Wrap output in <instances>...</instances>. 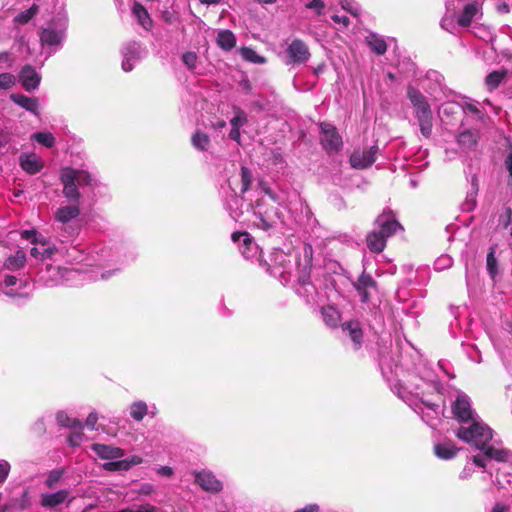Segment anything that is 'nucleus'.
I'll use <instances>...</instances> for the list:
<instances>
[{
    "label": "nucleus",
    "mask_w": 512,
    "mask_h": 512,
    "mask_svg": "<svg viewBox=\"0 0 512 512\" xmlns=\"http://www.w3.org/2000/svg\"><path fill=\"white\" fill-rule=\"evenodd\" d=\"M59 179L63 186L62 193L70 201L69 205L58 207L53 214L55 222L60 225L56 229L61 231L57 239L59 242L64 243L75 234V230L66 225L76 220L81 213L79 206L81 193L79 188H94L98 186V180L87 170L72 167H63L60 171Z\"/></svg>",
    "instance_id": "obj_1"
},
{
    "label": "nucleus",
    "mask_w": 512,
    "mask_h": 512,
    "mask_svg": "<svg viewBox=\"0 0 512 512\" xmlns=\"http://www.w3.org/2000/svg\"><path fill=\"white\" fill-rule=\"evenodd\" d=\"M375 225L378 230L375 229L368 233L366 243L371 252L380 253L386 247L387 238L394 235L402 227L391 211L379 215L375 220Z\"/></svg>",
    "instance_id": "obj_2"
},
{
    "label": "nucleus",
    "mask_w": 512,
    "mask_h": 512,
    "mask_svg": "<svg viewBox=\"0 0 512 512\" xmlns=\"http://www.w3.org/2000/svg\"><path fill=\"white\" fill-rule=\"evenodd\" d=\"M407 98L409 99L413 114L420 127L421 134L429 138L433 128V112L427 98L415 87H407Z\"/></svg>",
    "instance_id": "obj_3"
},
{
    "label": "nucleus",
    "mask_w": 512,
    "mask_h": 512,
    "mask_svg": "<svg viewBox=\"0 0 512 512\" xmlns=\"http://www.w3.org/2000/svg\"><path fill=\"white\" fill-rule=\"evenodd\" d=\"M21 237L34 245L30 254L37 260L52 259L56 254H63V248L58 247L50 238L35 229L23 230Z\"/></svg>",
    "instance_id": "obj_4"
},
{
    "label": "nucleus",
    "mask_w": 512,
    "mask_h": 512,
    "mask_svg": "<svg viewBox=\"0 0 512 512\" xmlns=\"http://www.w3.org/2000/svg\"><path fill=\"white\" fill-rule=\"evenodd\" d=\"M456 436L479 450H484L493 437L492 430L479 419L471 422L468 427H460Z\"/></svg>",
    "instance_id": "obj_5"
},
{
    "label": "nucleus",
    "mask_w": 512,
    "mask_h": 512,
    "mask_svg": "<svg viewBox=\"0 0 512 512\" xmlns=\"http://www.w3.org/2000/svg\"><path fill=\"white\" fill-rule=\"evenodd\" d=\"M32 504L30 489L21 485L8 488V496L2 502L0 493V512H20L28 509Z\"/></svg>",
    "instance_id": "obj_6"
},
{
    "label": "nucleus",
    "mask_w": 512,
    "mask_h": 512,
    "mask_svg": "<svg viewBox=\"0 0 512 512\" xmlns=\"http://www.w3.org/2000/svg\"><path fill=\"white\" fill-rule=\"evenodd\" d=\"M66 23H51L48 27L43 28L40 33V41L42 46H48L51 52L56 51L61 45L65 37Z\"/></svg>",
    "instance_id": "obj_7"
},
{
    "label": "nucleus",
    "mask_w": 512,
    "mask_h": 512,
    "mask_svg": "<svg viewBox=\"0 0 512 512\" xmlns=\"http://www.w3.org/2000/svg\"><path fill=\"white\" fill-rule=\"evenodd\" d=\"M320 129L322 133L321 143L323 148L328 152L339 151L342 148L343 143L335 126L329 123H321Z\"/></svg>",
    "instance_id": "obj_8"
},
{
    "label": "nucleus",
    "mask_w": 512,
    "mask_h": 512,
    "mask_svg": "<svg viewBox=\"0 0 512 512\" xmlns=\"http://www.w3.org/2000/svg\"><path fill=\"white\" fill-rule=\"evenodd\" d=\"M293 264L290 257L283 252L275 254L274 263L270 266V273L274 277H278L282 282H289L291 278Z\"/></svg>",
    "instance_id": "obj_9"
},
{
    "label": "nucleus",
    "mask_w": 512,
    "mask_h": 512,
    "mask_svg": "<svg viewBox=\"0 0 512 512\" xmlns=\"http://www.w3.org/2000/svg\"><path fill=\"white\" fill-rule=\"evenodd\" d=\"M452 412L454 417L463 423H466L468 421L473 422L474 420L478 419L474 415V412L471 409L470 400L467 395L465 394H459L452 404Z\"/></svg>",
    "instance_id": "obj_10"
},
{
    "label": "nucleus",
    "mask_w": 512,
    "mask_h": 512,
    "mask_svg": "<svg viewBox=\"0 0 512 512\" xmlns=\"http://www.w3.org/2000/svg\"><path fill=\"white\" fill-rule=\"evenodd\" d=\"M123 60L122 69L130 72L134 68V63L142 58L143 49L140 43L131 41L125 44L121 50Z\"/></svg>",
    "instance_id": "obj_11"
},
{
    "label": "nucleus",
    "mask_w": 512,
    "mask_h": 512,
    "mask_svg": "<svg viewBox=\"0 0 512 512\" xmlns=\"http://www.w3.org/2000/svg\"><path fill=\"white\" fill-rule=\"evenodd\" d=\"M288 63L301 64L308 61L310 52L307 45L299 40H293L287 48Z\"/></svg>",
    "instance_id": "obj_12"
},
{
    "label": "nucleus",
    "mask_w": 512,
    "mask_h": 512,
    "mask_svg": "<svg viewBox=\"0 0 512 512\" xmlns=\"http://www.w3.org/2000/svg\"><path fill=\"white\" fill-rule=\"evenodd\" d=\"M377 146H372L367 150L354 151L350 157V164L356 169H365L371 166L376 160Z\"/></svg>",
    "instance_id": "obj_13"
},
{
    "label": "nucleus",
    "mask_w": 512,
    "mask_h": 512,
    "mask_svg": "<svg viewBox=\"0 0 512 512\" xmlns=\"http://www.w3.org/2000/svg\"><path fill=\"white\" fill-rule=\"evenodd\" d=\"M74 498L67 489H61L54 493H43L40 496V504L45 508H55L65 502H71Z\"/></svg>",
    "instance_id": "obj_14"
},
{
    "label": "nucleus",
    "mask_w": 512,
    "mask_h": 512,
    "mask_svg": "<svg viewBox=\"0 0 512 512\" xmlns=\"http://www.w3.org/2000/svg\"><path fill=\"white\" fill-rule=\"evenodd\" d=\"M234 244L237 245L240 253L245 258L252 257L257 251V245L246 232H235L231 236Z\"/></svg>",
    "instance_id": "obj_15"
},
{
    "label": "nucleus",
    "mask_w": 512,
    "mask_h": 512,
    "mask_svg": "<svg viewBox=\"0 0 512 512\" xmlns=\"http://www.w3.org/2000/svg\"><path fill=\"white\" fill-rule=\"evenodd\" d=\"M73 270L61 269L60 267L48 266L45 272L40 275V280L46 286L59 285L64 282L65 276L73 274Z\"/></svg>",
    "instance_id": "obj_16"
},
{
    "label": "nucleus",
    "mask_w": 512,
    "mask_h": 512,
    "mask_svg": "<svg viewBox=\"0 0 512 512\" xmlns=\"http://www.w3.org/2000/svg\"><path fill=\"white\" fill-rule=\"evenodd\" d=\"M91 450L101 459L110 461H118L120 458L124 456V450L106 444L95 443L92 444Z\"/></svg>",
    "instance_id": "obj_17"
},
{
    "label": "nucleus",
    "mask_w": 512,
    "mask_h": 512,
    "mask_svg": "<svg viewBox=\"0 0 512 512\" xmlns=\"http://www.w3.org/2000/svg\"><path fill=\"white\" fill-rule=\"evenodd\" d=\"M232 110L233 116L230 119L231 130L229 132V138L240 144V128L247 123V114L237 107H233Z\"/></svg>",
    "instance_id": "obj_18"
},
{
    "label": "nucleus",
    "mask_w": 512,
    "mask_h": 512,
    "mask_svg": "<svg viewBox=\"0 0 512 512\" xmlns=\"http://www.w3.org/2000/svg\"><path fill=\"white\" fill-rule=\"evenodd\" d=\"M141 463H143V458L138 455H133L126 459L106 462L102 467L106 471H128L131 467Z\"/></svg>",
    "instance_id": "obj_19"
},
{
    "label": "nucleus",
    "mask_w": 512,
    "mask_h": 512,
    "mask_svg": "<svg viewBox=\"0 0 512 512\" xmlns=\"http://www.w3.org/2000/svg\"><path fill=\"white\" fill-rule=\"evenodd\" d=\"M481 7L479 3H468L463 7L462 12L458 16L457 23L462 27L469 26L474 19L481 16Z\"/></svg>",
    "instance_id": "obj_20"
},
{
    "label": "nucleus",
    "mask_w": 512,
    "mask_h": 512,
    "mask_svg": "<svg viewBox=\"0 0 512 512\" xmlns=\"http://www.w3.org/2000/svg\"><path fill=\"white\" fill-rule=\"evenodd\" d=\"M22 87L26 91L34 90L38 87L41 77L37 71L31 66H25L19 75Z\"/></svg>",
    "instance_id": "obj_21"
},
{
    "label": "nucleus",
    "mask_w": 512,
    "mask_h": 512,
    "mask_svg": "<svg viewBox=\"0 0 512 512\" xmlns=\"http://www.w3.org/2000/svg\"><path fill=\"white\" fill-rule=\"evenodd\" d=\"M19 161L22 169L29 174H36L43 168L42 159L35 153L21 154Z\"/></svg>",
    "instance_id": "obj_22"
},
{
    "label": "nucleus",
    "mask_w": 512,
    "mask_h": 512,
    "mask_svg": "<svg viewBox=\"0 0 512 512\" xmlns=\"http://www.w3.org/2000/svg\"><path fill=\"white\" fill-rule=\"evenodd\" d=\"M195 481L206 491H218L221 488V483L212 473L207 471L197 473Z\"/></svg>",
    "instance_id": "obj_23"
},
{
    "label": "nucleus",
    "mask_w": 512,
    "mask_h": 512,
    "mask_svg": "<svg viewBox=\"0 0 512 512\" xmlns=\"http://www.w3.org/2000/svg\"><path fill=\"white\" fill-rule=\"evenodd\" d=\"M132 15L146 31H150L152 29L153 21L143 5L140 3H134L132 6Z\"/></svg>",
    "instance_id": "obj_24"
},
{
    "label": "nucleus",
    "mask_w": 512,
    "mask_h": 512,
    "mask_svg": "<svg viewBox=\"0 0 512 512\" xmlns=\"http://www.w3.org/2000/svg\"><path fill=\"white\" fill-rule=\"evenodd\" d=\"M10 98L17 105L35 115H38L39 103L37 98L28 97L22 94H11Z\"/></svg>",
    "instance_id": "obj_25"
},
{
    "label": "nucleus",
    "mask_w": 512,
    "mask_h": 512,
    "mask_svg": "<svg viewBox=\"0 0 512 512\" xmlns=\"http://www.w3.org/2000/svg\"><path fill=\"white\" fill-rule=\"evenodd\" d=\"M478 139L479 131L468 129L458 135L457 142L463 149L471 150L476 147Z\"/></svg>",
    "instance_id": "obj_26"
},
{
    "label": "nucleus",
    "mask_w": 512,
    "mask_h": 512,
    "mask_svg": "<svg viewBox=\"0 0 512 512\" xmlns=\"http://www.w3.org/2000/svg\"><path fill=\"white\" fill-rule=\"evenodd\" d=\"M483 451H485V456L488 459H494L498 462H507L512 457V453L510 451L501 447H496L494 444H487Z\"/></svg>",
    "instance_id": "obj_27"
},
{
    "label": "nucleus",
    "mask_w": 512,
    "mask_h": 512,
    "mask_svg": "<svg viewBox=\"0 0 512 512\" xmlns=\"http://www.w3.org/2000/svg\"><path fill=\"white\" fill-rule=\"evenodd\" d=\"M434 451L438 458L448 460L457 454L458 448L452 442L446 441L436 444Z\"/></svg>",
    "instance_id": "obj_28"
},
{
    "label": "nucleus",
    "mask_w": 512,
    "mask_h": 512,
    "mask_svg": "<svg viewBox=\"0 0 512 512\" xmlns=\"http://www.w3.org/2000/svg\"><path fill=\"white\" fill-rule=\"evenodd\" d=\"M191 142L193 147L200 151H209L211 147L210 136L200 130L193 134Z\"/></svg>",
    "instance_id": "obj_29"
},
{
    "label": "nucleus",
    "mask_w": 512,
    "mask_h": 512,
    "mask_svg": "<svg viewBox=\"0 0 512 512\" xmlns=\"http://www.w3.org/2000/svg\"><path fill=\"white\" fill-rule=\"evenodd\" d=\"M343 332L348 335L354 344L358 347L362 341V331L357 322H347L342 326Z\"/></svg>",
    "instance_id": "obj_30"
},
{
    "label": "nucleus",
    "mask_w": 512,
    "mask_h": 512,
    "mask_svg": "<svg viewBox=\"0 0 512 512\" xmlns=\"http://www.w3.org/2000/svg\"><path fill=\"white\" fill-rule=\"evenodd\" d=\"M129 413L135 421H142L149 413V408L146 402L138 400L130 405Z\"/></svg>",
    "instance_id": "obj_31"
},
{
    "label": "nucleus",
    "mask_w": 512,
    "mask_h": 512,
    "mask_svg": "<svg viewBox=\"0 0 512 512\" xmlns=\"http://www.w3.org/2000/svg\"><path fill=\"white\" fill-rule=\"evenodd\" d=\"M26 262V255L22 250H18L14 255L9 256L5 262L4 267L8 270H18L24 266Z\"/></svg>",
    "instance_id": "obj_32"
},
{
    "label": "nucleus",
    "mask_w": 512,
    "mask_h": 512,
    "mask_svg": "<svg viewBox=\"0 0 512 512\" xmlns=\"http://www.w3.org/2000/svg\"><path fill=\"white\" fill-rule=\"evenodd\" d=\"M369 47L377 54H384L387 50V45L381 37L376 34H370L366 38Z\"/></svg>",
    "instance_id": "obj_33"
},
{
    "label": "nucleus",
    "mask_w": 512,
    "mask_h": 512,
    "mask_svg": "<svg viewBox=\"0 0 512 512\" xmlns=\"http://www.w3.org/2000/svg\"><path fill=\"white\" fill-rule=\"evenodd\" d=\"M56 421L60 426L63 427L82 429V423L75 418L69 417L65 411H59L56 414Z\"/></svg>",
    "instance_id": "obj_34"
},
{
    "label": "nucleus",
    "mask_w": 512,
    "mask_h": 512,
    "mask_svg": "<svg viewBox=\"0 0 512 512\" xmlns=\"http://www.w3.org/2000/svg\"><path fill=\"white\" fill-rule=\"evenodd\" d=\"M203 123L206 129L217 132V130L224 127V120L222 119V115H210L207 114L204 116Z\"/></svg>",
    "instance_id": "obj_35"
},
{
    "label": "nucleus",
    "mask_w": 512,
    "mask_h": 512,
    "mask_svg": "<svg viewBox=\"0 0 512 512\" xmlns=\"http://www.w3.org/2000/svg\"><path fill=\"white\" fill-rule=\"evenodd\" d=\"M506 75V70L493 71L486 76L485 83L490 90L496 89Z\"/></svg>",
    "instance_id": "obj_36"
},
{
    "label": "nucleus",
    "mask_w": 512,
    "mask_h": 512,
    "mask_svg": "<svg viewBox=\"0 0 512 512\" xmlns=\"http://www.w3.org/2000/svg\"><path fill=\"white\" fill-rule=\"evenodd\" d=\"M39 12V7L36 4H33L29 9L19 13L15 18L14 22L17 24H26L28 23L34 16Z\"/></svg>",
    "instance_id": "obj_37"
},
{
    "label": "nucleus",
    "mask_w": 512,
    "mask_h": 512,
    "mask_svg": "<svg viewBox=\"0 0 512 512\" xmlns=\"http://www.w3.org/2000/svg\"><path fill=\"white\" fill-rule=\"evenodd\" d=\"M240 54L248 62L255 63V64H264L266 63V58L263 56L258 55L254 50L243 47L240 49Z\"/></svg>",
    "instance_id": "obj_38"
},
{
    "label": "nucleus",
    "mask_w": 512,
    "mask_h": 512,
    "mask_svg": "<svg viewBox=\"0 0 512 512\" xmlns=\"http://www.w3.org/2000/svg\"><path fill=\"white\" fill-rule=\"evenodd\" d=\"M31 139L35 140L39 144L51 148L55 144L54 136L49 132H37L31 136Z\"/></svg>",
    "instance_id": "obj_39"
},
{
    "label": "nucleus",
    "mask_w": 512,
    "mask_h": 512,
    "mask_svg": "<svg viewBox=\"0 0 512 512\" xmlns=\"http://www.w3.org/2000/svg\"><path fill=\"white\" fill-rule=\"evenodd\" d=\"M322 315L325 323L328 326L334 327L339 321V314L333 307H324L322 309Z\"/></svg>",
    "instance_id": "obj_40"
},
{
    "label": "nucleus",
    "mask_w": 512,
    "mask_h": 512,
    "mask_svg": "<svg viewBox=\"0 0 512 512\" xmlns=\"http://www.w3.org/2000/svg\"><path fill=\"white\" fill-rule=\"evenodd\" d=\"M424 405H425V407L421 411L422 419L425 422L429 423L430 419L434 418V416L437 415L438 406L435 404H430V403H427Z\"/></svg>",
    "instance_id": "obj_41"
},
{
    "label": "nucleus",
    "mask_w": 512,
    "mask_h": 512,
    "mask_svg": "<svg viewBox=\"0 0 512 512\" xmlns=\"http://www.w3.org/2000/svg\"><path fill=\"white\" fill-rule=\"evenodd\" d=\"M494 253L495 250L492 248L487 255V269L492 277H494L497 273V260L494 256Z\"/></svg>",
    "instance_id": "obj_42"
},
{
    "label": "nucleus",
    "mask_w": 512,
    "mask_h": 512,
    "mask_svg": "<svg viewBox=\"0 0 512 512\" xmlns=\"http://www.w3.org/2000/svg\"><path fill=\"white\" fill-rule=\"evenodd\" d=\"M446 8H447V15L446 17L442 20L441 22V26L442 28L446 29V30H449L448 28V15L450 14L451 17L454 16L455 14V11H456V5H455V0H448L447 1V4H446Z\"/></svg>",
    "instance_id": "obj_43"
},
{
    "label": "nucleus",
    "mask_w": 512,
    "mask_h": 512,
    "mask_svg": "<svg viewBox=\"0 0 512 512\" xmlns=\"http://www.w3.org/2000/svg\"><path fill=\"white\" fill-rule=\"evenodd\" d=\"M184 64L191 70L196 68L197 55L194 52H186L182 56Z\"/></svg>",
    "instance_id": "obj_44"
},
{
    "label": "nucleus",
    "mask_w": 512,
    "mask_h": 512,
    "mask_svg": "<svg viewBox=\"0 0 512 512\" xmlns=\"http://www.w3.org/2000/svg\"><path fill=\"white\" fill-rule=\"evenodd\" d=\"M15 83V77L10 73L0 74V90L8 89Z\"/></svg>",
    "instance_id": "obj_45"
},
{
    "label": "nucleus",
    "mask_w": 512,
    "mask_h": 512,
    "mask_svg": "<svg viewBox=\"0 0 512 512\" xmlns=\"http://www.w3.org/2000/svg\"><path fill=\"white\" fill-rule=\"evenodd\" d=\"M61 477H62L61 470L51 471L45 481L47 487L53 488L58 483V481L61 479Z\"/></svg>",
    "instance_id": "obj_46"
},
{
    "label": "nucleus",
    "mask_w": 512,
    "mask_h": 512,
    "mask_svg": "<svg viewBox=\"0 0 512 512\" xmlns=\"http://www.w3.org/2000/svg\"><path fill=\"white\" fill-rule=\"evenodd\" d=\"M84 439V434L83 432L80 430V431H76V432H73L69 437H68V443L75 447V446H79L82 441Z\"/></svg>",
    "instance_id": "obj_47"
},
{
    "label": "nucleus",
    "mask_w": 512,
    "mask_h": 512,
    "mask_svg": "<svg viewBox=\"0 0 512 512\" xmlns=\"http://www.w3.org/2000/svg\"><path fill=\"white\" fill-rule=\"evenodd\" d=\"M10 468V464L6 460H0V484L8 477Z\"/></svg>",
    "instance_id": "obj_48"
},
{
    "label": "nucleus",
    "mask_w": 512,
    "mask_h": 512,
    "mask_svg": "<svg viewBox=\"0 0 512 512\" xmlns=\"http://www.w3.org/2000/svg\"><path fill=\"white\" fill-rule=\"evenodd\" d=\"M308 9L315 10L318 15H320L325 7L323 0H311L306 4Z\"/></svg>",
    "instance_id": "obj_49"
},
{
    "label": "nucleus",
    "mask_w": 512,
    "mask_h": 512,
    "mask_svg": "<svg viewBox=\"0 0 512 512\" xmlns=\"http://www.w3.org/2000/svg\"><path fill=\"white\" fill-rule=\"evenodd\" d=\"M251 174L248 169L242 167V192H245L251 184Z\"/></svg>",
    "instance_id": "obj_50"
},
{
    "label": "nucleus",
    "mask_w": 512,
    "mask_h": 512,
    "mask_svg": "<svg viewBox=\"0 0 512 512\" xmlns=\"http://www.w3.org/2000/svg\"><path fill=\"white\" fill-rule=\"evenodd\" d=\"M119 512H157V509H156V507H154L150 504H146V505H141V506L137 507L136 509L127 508V509L120 510Z\"/></svg>",
    "instance_id": "obj_51"
},
{
    "label": "nucleus",
    "mask_w": 512,
    "mask_h": 512,
    "mask_svg": "<svg viewBox=\"0 0 512 512\" xmlns=\"http://www.w3.org/2000/svg\"><path fill=\"white\" fill-rule=\"evenodd\" d=\"M341 6L344 10H347L354 16H357L359 14V8L355 5H353V3L350 2L349 0H342Z\"/></svg>",
    "instance_id": "obj_52"
},
{
    "label": "nucleus",
    "mask_w": 512,
    "mask_h": 512,
    "mask_svg": "<svg viewBox=\"0 0 512 512\" xmlns=\"http://www.w3.org/2000/svg\"><path fill=\"white\" fill-rule=\"evenodd\" d=\"M156 473L163 477H172L174 475V470L170 466H161L156 469Z\"/></svg>",
    "instance_id": "obj_53"
},
{
    "label": "nucleus",
    "mask_w": 512,
    "mask_h": 512,
    "mask_svg": "<svg viewBox=\"0 0 512 512\" xmlns=\"http://www.w3.org/2000/svg\"><path fill=\"white\" fill-rule=\"evenodd\" d=\"M97 421H98V415H97V413H95V412H91V413L87 416V418H86L85 425H86L89 429L93 430V429H95V425H96Z\"/></svg>",
    "instance_id": "obj_54"
},
{
    "label": "nucleus",
    "mask_w": 512,
    "mask_h": 512,
    "mask_svg": "<svg viewBox=\"0 0 512 512\" xmlns=\"http://www.w3.org/2000/svg\"><path fill=\"white\" fill-rule=\"evenodd\" d=\"M155 491V486L151 483H143L139 490H138V493L139 494H143V495H150L152 493H154Z\"/></svg>",
    "instance_id": "obj_55"
},
{
    "label": "nucleus",
    "mask_w": 512,
    "mask_h": 512,
    "mask_svg": "<svg viewBox=\"0 0 512 512\" xmlns=\"http://www.w3.org/2000/svg\"><path fill=\"white\" fill-rule=\"evenodd\" d=\"M451 263V258H449L448 256H442L437 259L435 265L437 269H442L444 267H449Z\"/></svg>",
    "instance_id": "obj_56"
},
{
    "label": "nucleus",
    "mask_w": 512,
    "mask_h": 512,
    "mask_svg": "<svg viewBox=\"0 0 512 512\" xmlns=\"http://www.w3.org/2000/svg\"><path fill=\"white\" fill-rule=\"evenodd\" d=\"M359 284L363 288H368L374 286V280L369 275H362L359 278Z\"/></svg>",
    "instance_id": "obj_57"
},
{
    "label": "nucleus",
    "mask_w": 512,
    "mask_h": 512,
    "mask_svg": "<svg viewBox=\"0 0 512 512\" xmlns=\"http://www.w3.org/2000/svg\"><path fill=\"white\" fill-rule=\"evenodd\" d=\"M236 45V39L232 32L226 30V50L233 48Z\"/></svg>",
    "instance_id": "obj_58"
},
{
    "label": "nucleus",
    "mask_w": 512,
    "mask_h": 512,
    "mask_svg": "<svg viewBox=\"0 0 512 512\" xmlns=\"http://www.w3.org/2000/svg\"><path fill=\"white\" fill-rule=\"evenodd\" d=\"M488 459L486 456H485V453L483 455L481 454H478V455H475L473 457V462L479 466V467H482V468H485L486 467V464H485V460Z\"/></svg>",
    "instance_id": "obj_59"
},
{
    "label": "nucleus",
    "mask_w": 512,
    "mask_h": 512,
    "mask_svg": "<svg viewBox=\"0 0 512 512\" xmlns=\"http://www.w3.org/2000/svg\"><path fill=\"white\" fill-rule=\"evenodd\" d=\"M16 283H17V278L15 276L9 275V276H6L4 279V285L6 288L12 287V286L16 285Z\"/></svg>",
    "instance_id": "obj_60"
},
{
    "label": "nucleus",
    "mask_w": 512,
    "mask_h": 512,
    "mask_svg": "<svg viewBox=\"0 0 512 512\" xmlns=\"http://www.w3.org/2000/svg\"><path fill=\"white\" fill-rule=\"evenodd\" d=\"M318 511H319V506L317 504H310V505H307L306 507L299 509L295 512H318Z\"/></svg>",
    "instance_id": "obj_61"
},
{
    "label": "nucleus",
    "mask_w": 512,
    "mask_h": 512,
    "mask_svg": "<svg viewBox=\"0 0 512 512\" xmlns=\"http://www.w3.org/2000/svg\"><path fill=\"white\" fill-rule=\"evenodd\" d=\"M464 110L468 111L470 113H473V114H479L480 113L479 109L473 103H466L465 106H464Z\"/></svg>",
    "instance_id": "obj_62"
},
{
    "label": "nucleus",
    "mask_w": 512,
    "mask_h": 512,
    "mask_svg": "<svg viewBox=\"0 0 512 512\" xmlns=\"http://www.w3.org/2000/svg\"><path fill=\"white\" fill-rule=\"evenodd\" d=\"M491 512H509V507L500 503H497Z\"/></svg>",
    "instance_id": "obj_63"
},
{
    "label": "nucleus",
    "mask_w": 512,
    "mask_h": 512,
    "mask_svg": "<svg viewBox=\"0 0 512 512\" xmlns=\"http://www.w3.org/2000/svg\"><path fill=\"white\" fill-rule=\"evenodd\" d=\"M506 168L510 174V177L512 178V154H509L505 160Z\"/></svg>",
    "instance_id": "obj_64"
}]
</instances>
